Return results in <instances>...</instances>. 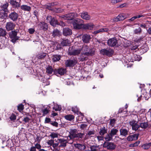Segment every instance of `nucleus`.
Masks as SVG:
<instances>
[{
  "label": "nucleus",
  "mask_w": 151,
  "mask_h": 151,
  "mask_svg": "<svg viewBox=\"0 0 151 151\" xmlns=\"http://www.w3.org/2000/svg\"><path fill=\"white\" fill-rule=\"evenodd\" d=\"M81 54L79 59L80 61H83L86 60L87 58L86 57H84L83 55L88 56H92L94 54V51L91 49H90L88 46L85 45L83 46L81 49Z\"/></svg>",
  "instance_id": "1"
},
{
  "label": "nucleus",
  "mask_w": 151,
  "mask_h": 151,
  "mask_svg": "<svg viewBox=\"0 0 151 151\" xmlns=\"http://www.w3.org/2000/svg\"><path fill=\"white\" fill-rule=\"evenodd\" d=\"M69 23L73 25V28L76 29H82L83 21L81 19L76 18L68 20Z\"/></svg>",
  "instance_id": "2"
},
{
  "label": "nucleus",
  "mask_w": 151,
  "mask_h": 151,
  "mask_svg": "<svg viewBox=\"0 0 151 151\" xmlns=\"http://www.w3.org/2000/svg\"><path fill=\"white\" fill-rule=\"evenodd\" d=\"M17 31H12L9 33V37L11 39V41L13 43L16 42L18 40L19 37L17 36Z\"/></svg>",
  "instance_id": "3"
},
{
  "label": "nucleus",
  "mask_w": 151,
  "mask_h": 151,
  "mask_svg": "<svg viewBox=\"0 0 151 151\" xmlns=\"http://www.w3.org/2000/svg\"><path fill=\"white\" fill-rule=\"evenodd\" d=\"M127 14L124 13L119 14L117 17L113 19V21L115 22H117L123 21L127 18Z\"/></svg>",
  "instance_id": "4"
},
{
  "label": "nucleus",
  "mask_w": 151,
  "mask_h": 151,
  "mask_svg": "<svg viewBox=\"0 0 151 151\" xmlns=\"http://www.w3.org/2000/svg\"><path fill=\"white\" fill-rule=\"evenodd\" d=\"M118 43L117 39L115 37H113L107 40V44L110 47H114Z\"/></svg>",
  "instance_id": "5"
},
{
  "label": "nucleus",
  "mask_w": 151,
  "mask_h": 151,
  "mask_svg": "<svg viewBox=\"0 0 151 151\" xmlns=\"http://www.w3.org/2000/svg\"><path fill=\"white\" fill-rule=\"evenodd\" d=\"M113 50L109 49L107 50L106 49H103L101 50L100 52L102 55H105L108 56H110L112 55L114 53Z\"/></svg>",
  "instance_id": "6"
},
{
  "label": "nucleus",
  "mask_w": 151,
  "mask_h": 151,
  "mask_svg": "<svg viewBox=\"0 0 151 151\" xmlns=\"http://www.w3.org/2000/svg\"><path fill=\"white\" fill-rule=\"evenodd\" d=\"M103 147L108 150H113L115 148L116 146L112 142H105L103 144Z\"/></svg>",
  "instance_id": "7"
},
{
  "label": "nucleus",
  "mask_w": 151,
  "mask_h": 151,
  "mask_svg": "<svg viewBox=\"0 0 151 151\" xmlns=\"http://www.w3.org/2000/svg\"><path fill=\"white\" fill-rule=\"evenodd\" d=\"M137 123L138 121L134 120H133L129 122L130 124L132 126V130L137 131L138 129L140 127V126Z\"/></svg>",
  "instance_id": "8"
},
{
  "label": "nucleus",
  "mask_w": 151,
  "mask_h": 151,
  "mask_svg": "<svg viewBox=\"0 0 151 151\" xmlns=\"http://www.w3.org/2000/svg\"><path fill=\"white\" fill-rule=\"evenodd\" d=\"M19 17L18 14L15 12H11L9 15L8 17L13 21H16Z\"/></svg>",
  "instance_id": "9"
},
{
  "label": "nucleus",
  "mask_w": 151,
  "mask_h": 151,
  "mask_svg": "<svg viewBox=\"0 0 151 151\" xmlns=\"http://www.w3.org/2000/svg\"><path fill=\"white\" fill-rule=\"evenodd\" d=\"M46 19L48 20H50V24L53 27H55L56 25L58 24V22L57 20L54 18L50 16H47Z\"/></svg>",
  "instance_id": "10"
},
{
  "label": "nucleus",
  "mask_w": 151,
  "mask_h": 151,
  "mask_svg": "<svg viewBox=\"0 0 151 151\" xmlns=\"http://www.w3.org/2000/svg\"><path fill=\"white\" fill-rule=\"evenodd\" d=\"M15 24L12 22H7L6 26V28L7 31L12 30L15 27Z\"/></svg>",
  "instance_id": "11"
},
{
  "label": "nucleus",
  "mask_w": 151,
  "mask_h": 151,
  "mask_svg": "<svg viewBox=\"0 0 151 151\" xmlns=\"http://www.w3.org/2000/svg\"><path fill=\"white\" fill-rule=\"evenodd\" d=\"M77 17V14L75 13H70L67 14V23H69L68 20L72 19Z\"/></svg>",
  "instance_id": "12"
},
{
  "label": "nucleus",
  "mask_w": 151,
  "mask_h": 151,
  "mask_svg": "<svg viewBox=\"0 0 151 151\" xmlns=\"http://www.w3.org/2000/svg\"><path fill=\"white\" fill-rule=\"evenodd\" d=\"M20 1L21 0H20L19 2H20ZM9 2L14 8L18 9L20 7V2H17L16 1L14 0H10Z\"/></svg>",
  "instance_id": "13"
},
{
  "label": "nucleus",
  "mask_w": 151,
  "mask_h": 151,
  "mask_svg": "<svg viewBox=\"0 0 151 151\" xmlns=\"http://www.w3.org/2000/svg\"><path fill=\"white\" fill-rule=\"evenodd\" d=\"M91 39V37L89 35L85 34L82 36V40L85 43H89Z\"/></svg>",
  "instance_id": "14"
},
{
  "label": "nucleus",
  "mask_w": 151,
  "mask_h": 151,
  "mask_svg": "<svg viewBox=\"0 0 151 151\" xmlns=\"http://www.w3.org/2000/svg\"><path fill=\"white\" fill-rule=\"evenodd\" d=\"M65 71V69L62 68H60L58 69H55L54 70V73L58 76V74L62 75L64 74Z\"/></svg>",
  "instance_id": "15"
},
{
  "label": "nucleus",
  "mask_w": 151,
  "mask_h": 151,
  "mask_svg": "<svg viewBox=\"0 0 151 151\" xmlns=\"http://www.w3.org/2000/svg\"><path fill=\"white\" fill-rule=\"evenodd\" d=\"M93 24L91 23H88L86 24H84L83 23L82 28L85 29L91 30L93 29Z\"/></svg>",
  "instance_id": "16"
},
{
  "label": "nucleus",
  "mask_w": 151,
  "mask_h": 151,
  "mask_svg": "<svg viewBox=\"0 0 151 151\" xmlns=\"http://www.w3.org/2000/svg\"><path fill=\"white\" fill-rule=\"evenodd\" d=\"M81 52V49H77L72 51H69L68 54L70 55H78L80 54Z\"/></svg>",
  "instance_id": "17"
},
{
  "label": "nucleus",
  "mask_w": 151,
  "mask_h": 151,
  "mask_svg": "<svg viewBox=\"0 0 151 151\" xmlns=\"http://www.w3.org/2000/svg\"><path fill=\"white\" fill-rule=\"evenodd\" d=\"M139 134H134L129 136L127 138V140L128 141L135 140L137 139Z\"/></svg>",
  "instance_id": "18"
},
{
  "label": "nucleus",
  "mask_w": 151,
  "mask_h": 151,
  "mask_svg": "<svg viewBox=\"0 0 151 151\" xmlns=\"http://www.w3.org/2000/svg\"><path fill=\"white\" fill-rule=\"evenodd\" d=\"M81 17L83 19L86 20H89L91 18V17L88 14L87 12H83L81 13Z\"/></svg>",
  "instance_id": "19"
},
{
  "label": "nucleus",
  "mask_w": 151,
  "mask_h": 151,
  "mask_svg": "<svg viewBox=\"0 0 151 151\" xmlns=\"http://www.w3.org/2000/svg\"><path fill=\"white\" fill-rule=\"evenodd\" d=\"M77 62L75 60H67V67H72L75 65Z\"/></svg>",
  "instance_id": "20"
},
{
  "label": "nucleus",
  "mask_w": 151,
  "mask_h": 151,
  "mask_svg": "<svg viewBox=\"0 0 151 151\" xmlns=\"http://www.w3.org/2000/svg\"><path fill=\"white\" fill-rule=\"evenodd\" d=\"M39 25L40 27V29H43L44 30H46L48 28V25L47 24L44 22H40L39 24Z\"/></svg>",
  "instance_id": "21"
},
{
  "label": "nucleus",
  "mask_w": 151,
  "mask_h": 151,
  "mask_svg": "<svg viewBox=\"0 0 151 151\" xmlns=\"http://www.w3.org/2000/svg\"><path fill=\"white\" fill-rule=\"evenodd\" d=\"M22 10L25 11L29 12L31 10V7L26 5H23L20 6Z\"/></svg>",
  "instance_id": "22"
},
{
  "label": "nucleus",
  "mask_w": 151,
  "mask_h": 151,
  "mask_svg": "<svg viewBox=\"0 0 151 151\" xmlns=\"http://www.w3.org/2000/svg\"><path fill=\"white\" fill-rule=\"evenodd\" d=\"M120 135L124 136H126L128 134V131L127 130L122 128L120 130Z\"/></svg>",
  "instance_id": "23"
},
{
  "label": "nucleus",
  "mask_w": 151,
  "mask_h": 151,
  "mask_svg": "<svg viewBox=\"0 0 151 151\" xmlns=\"http://www.w3.org/2000/svg\"><path fill=\"white\" fill-rule=\"evenodd\" d=\"M108 30L109 29L107 28H102L98 30L94 31V32H93L92 33L93 34L95 35L103 32H107L108 31Z\"/></svg>",
  "instance_id": "24"
},
{
  "label": "nucleus",
  "mask_w": 151,
  "mask_h": 151,
  "mask_svg": "<svg viewBox=\"0 0 151 151\" xmlns=\"http://www.w3.org/2000/svg\"><path fill=\"white\" fill-rule=\"evenodd\" d=\"M75 147L81 151H84L86 148V146L83 144H76L75 145Z\"/></svg>",
  "instance_id": "25"
},
{
  "label": "nucleus",
  "mask_w": 151,
  "mask_h": 151,
  "mask_svg": "<svg viewBox=\"0 0 151 151\" xmlns=\"http://www.w3.org/2000/svg\"><path fill=\"white\" fill-rule=\"evenodd\" d=\"M46 72L49 75L52 74L53 72H54V70L52 68L51 66H48L46 68Z\"/></svg>",
  "instance_id": "26"
},
{
  "label": "nucleus",
  "mask_w": 151,
  "mask_h": 151,
  "mask_svg": "<svg viewBox=\"0 0 151 151\" xmlns=\"http://www.w3.org/2000/svg\"><path fill=\"white\" fill-rule=\"evenodd\" d=\"M99 146L93 145L91 146L90 150L86 151H98L99 149Z\"/></svg>",
  "instance_id": "27"
},
{
  "label": "nucleus",
  "mask_w": 151,
  "mask_h": 151,
  "mask_svg": "<svg viewBox=\"0 0 151 151\" xmlns=\"http://www.w3.org/2000/svg\"><path fill=\"white\" fill-rule=\"evenodd\" d=\"M38 76L39 79L43 83H45L47 80V79L44 76V74L40 73L38 75Z\"/></svg>",
  "instance_id": "28"
},
{
  "label": "nucleus",
  "mask_w": 151,
  "mask_h": 151,
  "mask_svg": "<svg viewBox=\"0 0 151 151\" xmlns=\"http://www.w3.org/2000/svg\"><path fill=\"white\" fill-rule=\"evenodd\" d=\"M53 103L54 105L53 108V109L54 110H55L56 111H60L61 110V108L60 105H58L56 104H55L54 102H53Z\"/></svg>",
  "instance_id": "29"
},
{
  "label": "nucleus",
  "mask_w": 151,
  "mask_h": 151,
  "mask_svg": "<svg viewBox=\"0 0 151 151\" xmlns=\"http://www.w3.org/2000/svg\"><path fill=\"white\" fill-rule=\"evenodd\" d=\"M60 35V33L58 30L57 29L54 30L52 32V36L53 37L59 36Z\"/></svg>",
  "instance_id": "30"
},
{
  "label": "nucleus",
  "mask_w": 151,
  "mask_h": 151,
  "mask_svg": "<svg viewBox=\"0 0 151 151\" xmlns=\"http://www.w3.org/2000/svg\"><path fill=\"white\" fill-rule=\"evenodd\" d=\"M60 58V56L58 55H55L52 57V60L54 62H57L59 60Z\"/></svg>",
  "instance_id": "31"
},
{
  "label": "nucleus",
  "mask_w": 151,
  "mask_h": 151,
  "mask_svg": "<svg viewBox=\"0 0 151 151\" xmlns=\"http://www.w3.org/2000/svg\"><path fill=\"white\" fill-rule=\"evenodd\" d=\"M9 6V4L7 2H6L5 4H4L1 6V8L2 10L4 12H6L8 11L7 7Z\"/></svg>",
  "instance_id": "32"
},
{
  "label": "nucleus",
  "mask_w": 151,
  "mask_h": 151,
  "mask_svg": "<svg viewBox=\"0 0 151 151\" xmlns=\"http://www.w3.org/2000/svg\"><path fill=\"white\" fill-rule=\"evenodd\" d=\"M151 146V142L149 143H146L145 144L143 145L142 147L145 150H147L149 149Z\"/></svg>",
  "instance_id": "33"
},
{
  "label": "nucleus",
  "mask_w": 151,
  "mask_h": 151,
  "mask_svg": "<svg viewBox=\"0 0 151 151\" xmlns=\"http://www.w3.org/2000/svg\"><path fill=\"white\" fill-rule=\"evenodd\" d=\"M139 126L142 128L145 129L148 127V124L147 122H142L140 124Z\"/></svg>",
  "instance_id": "34"
},
{
  "label": "nucleus",
  "mask_w": 151,
  "mask_h": 151,
  "mask_svg": "<svg viewBox=\"0 0 151 151\" xmlns=\"http://www.w3.org/2000/svg\"><path fill=\"white\" fill-rule=\"evenodd\" d=\"M107 130L105 129V127L102 128L100 129V131L99 132L101 136L103 135L104 134L106 133Z\"/></svg>",
  "instance_id": "35"
},
{
  "label": "nucleus",
  "mask_w": 151,
  "mask_h": 151,
  "mask_svg": "<svg viewBox=\"0 0 151 151\" xmlns=\"http://www.w3.org/2000/svg\"><path fill=\"white\" fill-rule=\"evenodd\" d=\"M84 135V134L83 133H78L74 135V137L78 139H82Z\"/></svg>",
  "instance_id": "36"
},
{
  "label": "nucleus",
  "mask_w": 151,
  "mask_h": 151,
  "mask_svg": "<svg viewBox=\"0 0 151 151\" xmlns=\"http://www.w3.org/2000/svg\"><path fill=\"white\" fill-rule=\"evenodd\" d=\"M6 34V31L3 29H0V36L4 37Z\"/></svg>",
  "instance_id": "37"
},
{
  "label": "nucleus",
  "mask_w": 151,
  "mask_h": 151,
  "mask_svg": "<svg viewBox=\"0 0 151 151\" xmlns=\"http://www.w3.org/2000/svg\"><path fill=\"white\" fill-rule=\"evenodd\" d=\"M118 131V130L116 129H113L111 130L110 134L113 137L114 135L116 134Z\"/></svg>",
  "instance_id": "38"
},
{
  "label": "nucleus",
  "mask_w": 151,
  "mask_h": 151,
  "mask_svg": "<svg viewBox=\"0 0 151 151\" xmlns=\"http://www.w3.org/2000/svg\"><path fill=\"white\" fill-rule=\"evenodd\" d=\"M66 118L67 120L71 121L74 119V116L72 114H68L67 115Z\"/></svg>",
  "instance_id": "39"
},
{
  "label": "nucleus",
  "mask_w": 151,
  "mask_h": 151,
  "mask_svg": "<svg viewBox=\"0 0 151 151\" xmlns=\"http://www.w3.org/2000/svg\"><path fill=\"white\" fill-rule=\"evenodd\" d=\"M112 136L109 133V134H107L105 138L106 141H109L112 139Z\"/></svg>",
  "instance_id": "40"
},
{
  "label": "nucleus",
  "mask_w": 151,
  "mask_h": 151,
  "mask_svg": "<svg viewBox=\"0 0 151 151\" xmlns=\"http://www.w3.org/2000/svg\"><path fill=\"white\" fill-rule=\"evenodd\" d=\"M46 56V54L44 53H40L37 55L38 59H40L44 58Z\"/></svg>",
  "instance_id": "41"
},
{
  "label": "nucleus",
  "mask_w": 151,
  "mask_h": 151,
  "mask_svg": "<svg viewBox=\"0 0 151 151\" xmlns=\"http://www.w3.org/2000/svg\"><path fill=\"white\" fill-rule=\"evenodd\" d=\"M50 137L54 139L55 138H57L58 137V134L56 133L52 132L50 134Z\"/></svg>",
  "instance_id": "42"
},
{
  "label": "nucleus",
  "mask_w": 151,
  "mask_h": 151,
  "mask_svg": "<svg viewBox=\"0 0 151 151\" xmlns=\"http://www.w3.org/2000/svg\"><path fill=\"white\" fill-rule=\"evenodd\" d=\"M142 32L141 29L139 27L137 29H136L134 31V33L135 34H140Z\"/></svg>",
  "instance_id": "43"
},
{
  "label": "nucleus",
  "mask_w": 151,
  "mask_h": 151,
  "mask_svg": "<svg viewBox=\"0 0 151 151\" xmlns=\"http://www.w3.org/2000/svg\"><path fill=\"white\" fill-rule=\"evenodd\" d=\"M24 109V106L22 104H19L18 106V109L20 112L22 111Z\"/></svg>",
  "instance_id": "44"
},
{
  "label": "nucleus",
  "mask_w": 151,
  "mask_h": 151,
  "mask_svg": "<svg viewBox=\"0 0 151 151\" xmlns=\"http://www.w3.org/2000/svg\"><path fill=\"white\" fill-rule=\"evenodd\" d=\"M31 147H35V149H37L39 150L41 148V145L38 143H37L35 145V146H32Z\"/></svg>",
  "instance_id": "45"
},
{
  "label": "nucleus",
  "mask_w": 151,
  "mask_h": 151,
  "mask_svg": "<svg viewBox=\"0 0 151 151\" xmlns=\"http://www.w3.org/2000/svg\"><path fill=\"white\" fill-rule=\"evenodd\" d=\"M134 59L135 60L138 61H139L142 58L140 56L137 55H134Z\"/></svg>",
  "instance_id": "46"
},
{
  "label": "nucleus",
  "mask_w": 151,
  "mask_h": 151,
  "mask_svg": "<svg viewBox=\"0 0 151 151\" xmlns=\"http://www.w3.org/2000/svg\"><path fill=\"white\" fill-rule=\"evenodd\" d=\"M59 141L61 142V144L60 146L65 147L66 146V142L64 143V142L65 141L64 140L60 139L59 140Z\"/></svg>",
  "instance_id": "47"
},
{
  "label": "nucleus",
  "mask_w": 151,
  "mask_h": 151,
  "mask_svg": "<svg viewBox=\"0 0 151 151\" xmlns=\"http://www.w3.org/2000/svg\"><path fill=\"white\" fill-rule=\"evenodd\" d=\"M116 120L114 119H111L110 121V124L112 126H114Z\"/></svg>",
  "instance_id": "48"
},
{
  "label": "nucleus",
  "mask_w": 151,
  "mask_h": 151,
  "mask_svg": "<svg viewBox=\"0 0 151 151\" xmlns=\"http://www.w3.org/2000/svg\"><path fill=\"white\" fill-rule=\"evenodd\" d=\"M136 19V17H135V16H134V17H132L131 19L127 20L126 21V22H132L133 21L134 19Z\"/></svg>",
  "instance_id": "49"
},
{
  "label": "nucleus",
  "mask_w": 151,
  "mask_h": 151,
  "mask_svg": "<svg viewBox=\"0 0 151 151\" xmlns=\"http://www.w3.org/2000/svg\"><path fill=\"white\" fill-rule=\"evenodd\" d=\"M28 32L29 34H32L35 32V29L33 28H30L28 29Z\"/></svg>",
  "instance_id": "50"
},
{
  "label": "nucleus",
  "mask_w": 151,
  "mask_h": 151,
  "mask_svg": "<svg viewBox=\"0 0 151 151\" xmlns=\"http://www.w3.org/2000/svg\"><path fill=\"white\" fill-rule=\"evenodd\" d=\"M42 111L44 114H46L49 112V110L47 108H46L43 109Z\"/></svg>",
  "instance_id": "51"
},
{
  "label": "nucleus",
  "mask_w": 151,
  "mask_h": 151,
  "mask_svg": "<svg viewBox=\"0 0 151 151\" xmlns=\"http://www.w3.org/2000/svg\"><path fill=\"white\" fill-rule=\"evenodd\" d=\"M30 119L27 117H25L24 118L23 121H24L25 123L29 122Z\"/></svg>",
  "instance_id": "52"
},
{
  "label": "nucleus",
  "mask_w": 151,
  "mask_h": 151,
  "mask_svg": "<svg viewBox=\"0 0 151 151\" xmlns=\"http://www.w3.org/2000/svg\"><path fill=\"white\" fill-rule=\"evenodd\" d=\"M52 121H51L50 119V118L46 117L45 118V123H50Z\"/></svg>",
  "instance_id": "53"
},
{
  "label": "nucleus",
  "mask_w": 151,
  "mask_h": 151,
  "mask_svg": "<svg viewBox=\"0 0 151 151\" xmlns=\"http://www.w3.org/2000/svg\"><path fill=\"white\" fill-rule=\"evenodd\" d=\"M16 116L14 114H12L10 117V119L12 120H14L16 119Z\"/></svg>",
  "instance_id": "54"
},
{
  "label": "nucleus",
  "mask_w": 151,
  "mask_h": 151,
  "mask_svg": "<svg viewBox=\"0 0 151 151\" xmlns=\"http://www.w3.org/2000/svg\"><path fill=\"white\" fill-rule=\"evenodd\" d=\"M72 34L71 29L69 28H67V36L70 35Z\"/></svg>",
  "instance_id": "55"
},
{
  "label": "nucleus",
  "mask_w": 151,
  "mask_h": 151,
  "mask_svg": "<svg viewBox=\"0 0 151 151\" xmlns=\"http://www.w3.org/2000/svg\"><path fill=\"white\" fill-rule=\"evenodd\" d=\"M96 138L99 141L103 140L104 138L103 137L101 136H97Z\"/></svg>",
  "instance_id": "56"
},
{
  "label": "nucleus",
  "mask_w": 151,
  "mask_h": 151,
  "mask_svg": "<svg viewBox=\"0 0 151 151\" xmlns=\"http://www.w3.org/2000/svg\"><path fill=\"white\" fill-rule=\"evenodd\" d=\"M87 126V125L85 124H81L80 126V128L82 129L86 128Z\"/></svg>",
  "instance_id": "57"
},
{
  "label": "nucleus",
  "mask_w": 151,
  "mask_h": 151,
  "mask_svg": "<svg viewBox=\"0 0 151 151\" xmlns=\"http://www.w3.org/2000/svg\"><path fill=\"white\" fill-rule=\"evenodd\" d=\"M72 111L75 113H76L78 111V108L76 107H73L72 108Z\"/></svg>",
  "instance_id": "58"
},
{
  "label": "nucleus",
  "mask_w": 151,
  "mask_h": 151,
  "mask_svg": "<svg viewBox=\"0 0 151 151\" xmlns=\"http://www.w3.org/2000/svg\"><path fill=\"white\" fill-rule=\"evenodd\" d=\"M94 132L93 131H89L88 134H87L86 135L87 136V137H88V136H90L94 134Z\"/></svg>",
  "instance_id": "59"
},
{
  "label": "nucleus",
  "mask_w": 151,
  "mask_h": 151,
  "mask_svg": "<svg viewBox=\"0 0 151 151\" xmlns=\"http://www.w3.org/2000/svg\"><path fill=\"white\" fill-rule=\"evenodd\" d=\"M50 124L56 127L58 126V124L56 122H53L51 121V122L50 123Z\"/></svg>",
  "instance_id": "60"
},
{
  "label": "nucleus",
  "mask_w": 151,
  "mask_h": 151,
  "mask_svg": "<svg viewBox=\"0 0 151 151\" xmlns=\"http://www.w3.org/2000/svg\"><path fill=\"white\" fill-rule=\"evenodd\" d=\"M54 143V140H49L47 142V144L50 145H52Z\"/></svg>",
  "instance_id": "61"
},
{
  "label": "nucleus",
  "mask_w": 151,
  "mask_h": 151,
  "mask_svg": "<svg viewBox=\"0 0 151 151\" xmlns=\"http://www.w3.org/2000/svg\"><path fill=\"white\" fill-rule=\"evenodd\" d=\"M42 138L39 135H37L36 138V141H37L38 143L40 142L41 141Z\"/></svg>",
  "instance_id": "62"
},
{
  "label": "nucleus",
  "mask_w": 151,
  "mask_h": 151,
  "mask_svg": "<svg viewBox=\"0 0 151 151\" xmlns=\"http://www.w3.org/2000/svg\"><path fill=\"white\" fill-rule=\"evenodd\" d=\"M145 16V15H143L142 14H139V15L135 16V17H136V19L139 18L141 17H144Z\"/></svg>",
  "instance_id": "63"
},
{
  "label": "nucleus",
  "mask_w": 151,
  "mask_h": 151,
  "mask_svg": "<svg viewBox=\"0 0 151 151\" xmlns=\"http://www.w3.org/2000/svg\"><path fill=\"white\" fill-rule=\"evenodd\" d=\"M147 33L151 35V27H150L148 28V29H147Z\"/></svg>",
  "instance_id": "64"
}]
</instances>
